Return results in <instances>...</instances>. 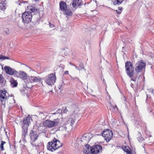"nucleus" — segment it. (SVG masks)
Segmentation results:
<instances>
[{
  "label": "nucleus",
  "instance_id": "f257e3e1",
  "mask_svg": "<svg viewBox=\"0 0 154 154\" xmlns=\"http://www.w3.org/2000/svg\"><path fill=\"white\" fill-rule=\"evenodd\" d=\"M28 11H26L22 14L23 22L24 23H28L31 21L32 17V13L35 14L38 13L39 10L35 7L32 6H28L27 7Z\"/></svg>",
  "mask_w": 154,
  "mask_h": 154
},
{
  "label": "nucleus",
  "instance_id": "f03ea898",
  "mask_svg": "<svg viewBox=\"0 0 154 154\" xmlns=\"http://www.w3.org/2000/svg\"><path fill=\"white\" fill-rule=\"evenodd\" d=\"M125 71L127 75L131 78V80L135 82L138 77L137 75H134V67L130 61L126 62L125 64Z\"/></svg>",
  "mask_w": 154,
  "mask_h": 154
},
{
  "label": "nucleus",
  "instance_id": "7ed1b4c3",
  "mask_svg": "<svg viewBox=\"0 0 154 154\" xmlns=\"http://www.w3.org/2000/svg\"><path fill=\"white\" fill-rule=\"evenodd\" d=\"M30 115H28L26 117L24 118L22 124V138L23 140L25 139L26 136L27 134L28 127L30 124Z\"/></svg>",
  "mask_w": 154,
  "mask_h": 154
},
{
  "label": "nucleus",
  "instance_id": "20e7f679",
  "mask_svg": "<svg viewBox=\"0 0 154 154\" xmlns=\"http://www.w3.org/2000/svg\"><path fill=\"white\" fill-rule=\"evenodd\" d=\"M62 146V144L60 141L54 137L51 141L48 143L47 147L48 150L53 152Z\"/></svg>",
  "mask_w": 154,
  "mask_h": 154
},
{
  "label": "nucleus",
  "instance_id": "39448f33",
  "mask_svg": "<svg viewBox=\"0 0 154 154\" xmlns=\"http://www.w3.org/2000/svg\"><path fill=\"white\" fill-rule=\"evenodd\" d=\"M60 121V119L58 118L55 119L53 121L47 120L43 123V125L44 127L49 128L56 127L59 125Z\"/></svg>",
  "mask_w": 154,
  "mask_h": 154
},
{
  "label": "nucleus",
  "instance_id": "423d86ee",
  "mask_svg": "<svg viewBox=\"0 0 154 154\" xmlns=\"http://www.w3.org/2000/svg\"><path fill=\"white\" fill-rule=\"evenodd\" d=\"M146 63L143 60L138 61L135 64V70L137 73L142 72L145 68Z\"/></svg>",
  "mask_w": 154,
  "mask_h": 154
},
{
  "label": "nucleus",
  "instance_id": "0eeeda50",
  "mask_svg": "<svg viewBox=\"0 0 154 154\" xmlns=\"http://www.w3.org/2000/svg\"><path fill=\"white\" fill-rule=\"evenodd\" d=\"M93 136L91 133L85 134L80 139V144L81 145L88 144L90 140L92 137Z\"/></svg>",
  "mask_w": 154,
  "mask_h": 154
},
{
  "label": "nucleus",
  "instance_id": "6e6552de",
  "mask_svg": "<svg viewBox=\"0 0 154 154\" xmlns=\"http://www.w3.org/2000/svg\"><path fill=\"white\" fill-rule=\"evenodd\" d=\"M29 136L30 137V142L31 144L33 147H36L37 146H38V145L35 144L34 143L37 139L38 136L37 133L35 131H34L32 130H31L29 132Z\"/></svg>",
  "mask_w": 154,
  "mask_h": 154
},
{
  "label": "nucleus",
  "instance_id": "1a4fd4ad",
  "mask_svg": "<svg viewBox=\"0 0 154 154\" xmlns=\"http://www.w3.org/2000/svg\"><path fill=\"white\" fill-rule=\"evenodd\" d=\"M45 80L47 84L51 85L55 82L56 77L54 74L51 73L46 76L45 78Z\"/></svg>",
  "mask_w": 154,
  "mask_h": 154
},
{
  "label": "nucleus",
  "instance_id": "9d476101",
  "mask_svg": "<svg viewBox=\"0 0 154 154\" xmlns=\"http://www.w3.org/2000/svg\"><path fill=\"white\" fill-rule=\"evenodd\" d=\"M4 69L6 73L10 75H14L15 76H18V73L15 69H13L7 66L4 67Z\"/></svg>",
  "mask_w": 154,
  "mask_h": 154
},
{
  "label": "nucleus",
  "instance_id": "9b49d317",
  "mask_svg": "<svg viewBox=\"0 0 154 154\" xmlns=\"http://www.w3.org/2000/svg\"><path fill=\"white\" fill-rule=\"evenodd\" d=\"M6 93H7V92L5 90H1L0 91V100L2 102V105L4 106H5L6 99L7 98Z\"/></svg>",
  "mask_w": 154,
  "mask_h": 154
},
{
  "label": "nucleus",
  "instance_id": "f8f14e48",
  "mask_svg": "<svg viewBox=\"0 0 154 154\" xmlns=\"http://www.w3.org/2000/svg\"><path fill=\"white\" fill-rule=\"evenodd\" d=\"M102 148L99 145H97L92 147L91 154H97L102 152Z\"/></svg>",
  "mask_w": 154,
  "mask_h": 154
},
{
  "label": "nucleus",
  "instance_id": "ddd939ff",
  "mask_svg": "<svg viewBox=\"0 0 154 154\" xmlns=\"http://www.w3.org/2000/svg\"><path fill=\"white\" fill-rule=\"evenodd\" d=\"M28 78L31 83L41 82L42 81V78L38 76H30Z\"/></svg>",
  "mask_w": 154,
  "mask_h": 154
},
{
  "label": "nucleus",
  "instance_id": "4468645a",
  "mask_svg": "<svg viewBox=\"0 0 154 154\" xmlns=\"http://www.w3.org/2000/svg\"><path fill=\"white\" fill-rule=\"evenodd\" d=\"M83 148V152L84 154L91 153L92 147L88 144H85Z\"/></svg>",
  "mask_w": 154,
  "mask_h": 154
},
{
  "label": "nucleus",
  "instance_id": "2eb2a0df",
  "mask_svg": "<svg viewBox=\"0 0 154 154\" xmlns=\"http://www.w3.org/2000/svg\"><path fill=\"white\" fill-rule=\"evenodd\" d=\"M83 5L82 0H73L72 5L73 8H75L77 5L78 6H81Z\"/></svg>",
  "mask_w": 154,
  "mask_h": 154
},
{
  "label": "nucleus",
  "instance_id": "dca6fc26",
  "mask_svg": "<svg viewBox=\"0 0 154 154\" xmlns=\"http://www.w3.org/2000/svg\"><path fill=\"white\" fill-rule=\"evenodd\" d=\"M6 0H0V9L4 11L6 8Z\"/></svg>",
  "mask_w": 154,
  "mask_h": 154
},
{
  "label": "nucleus",
  "instance_id": "f3484780",
  "mask_svg": "<svg viewBox=\"0 0 154 154\" xmlns=\"http://www.w3.org/2000/svg\"><path fill=\"white\" fill-rule=\"evenodd\" d=\"M112 131L109 129H106L104 130L103 131H101V132L100 133V134H96V135H102V136H104L105 135H107L109 133H112Z\"/></svg>",
  "mask_w": 154,
  "mask_h": 154
},
{
  "label": "nucleus",
  "instance_id": "a211bd4d",
  "mask_svg": "<svg viewBox=\"0 0 154 154\" xmlns=\"http://www.w3.org/2000/svg\"><path fill=\"white\" fill-rule=\"evenodd\" d=\"M60 9L62 11H64L67 9V5L64 1H61L59 3Z\"/></svg>",
  "mask_w": 154,
  "mask_h": 154
},
{
  "label": "nucleus",
  "instance_id": "6ab92c4d",
  "mask_svg": "<svg viewBox=\"0 0 154 154\" xmlns=\"http://www.w3.org/2000/svg\"><path fill=\"white\" fill-rule=\"evenodd\" d=\"M18 76H16L17 77H19L20 78H22L23 79H26L27 77V74L24 72L20 71L19 72H18Z\"/></svg>",
  "mask_w": 154,
  "mask_h": 154
},
{
  "label": "nucleus",
  "instance_id": "aec40b11",
  "mask_svg": "<svg viewBox=\"0 0 154 154\" xmlns=\"http://www.w3.org/2000/svg\"><path fill=\"white\" fill-rule=\"evenodd\" d=\"M122 148L127 154H131V150L129 146H123L122 147Z\"/></svg>",
  "mask_w": 154,
  "mask_h": 154
},
{
  "label": "nucleus",
  "instance_id": "412c9836",
  "mask_svg": "<svg viewBox=\"0 0 154 154\" xmlns=\"http://www.w3.org/2000/svg\"><path fill=\"white\" fill-rule=\"evenodd\" d=\"M113 136L112 132L109 133L107 135H105L103 137L105 138L106 142H108L112 139Z\"/></svg>",
  "mask_w": 154,
  "mask_h": 154
},
{
  "label": "nucleus",
  "instance_id": "4be33fe9",
  "mask_svg": "<svg viewBox=\"0 0 154 154\" xmlns=\"http://www.w3.org/2000/svg\"><path fill=\"white\" fill-rule=\"evenodd\" d=\"M10 82L12 87H15L17 86L18 84L17 82V81L15 80L13 78H11L10 79Z\"/></svg>",
  "mask_w": 154,
  "mask_h": 154
},
{
  "label": "nucleus",
  "instance_id": "5701e85b",
  "mask_svg": "<svg viewBox=\"0 0 154 154\" xmlns=\"http://www.w3.org/2000/svg\"><path fill=\"white\" fill-rule=\"evenodd\" d=\"M64 11V14L67 16L71 17L72 15V12L70 10L68 9L67 8Z\"/></svg>",
  "mask_w": 154,
  "mask_h": 154
},
{
  "label": "nucleus",
  "instance_id": "b1692460",
  "mask_svg": "<svg viewBox=\"0 0 154 154\" xmlns=\"http://www.w3.org/2000/svg\"><path fill=\"white\" fill-rule=\"evenodd\" d=\"M75 119H73L72 118L69 119L67 122V123L66 124L68 123V124H69L70 125L72 126L74 123Z\"/></svg>",
  "mask_w": 154,
  "mask_h": 154
},
{
  "label": "nucleus",
  "instance_id": "393cba45",
  "mask_svg": "<svg viewBox=\"0 0 154 154\" xmlns=\"http://www.w3.org/2000/svg\"><path fill=\"white\" fill-rule=\"evenodd\" d=\"M123 1V0H113L112 2L114 5H119Z\"/></svg>",
  "mask_w": 154,
  "mask_h": 154
},
{
  "label": "nucleus",
  "instance_id": "a878e982",
  "mask_svg": "<svg viewBox=\"0 0 154 154\" xmlns=\"http://www.w3.org/2000/svg\"><path fill=\"white\" fill-rule=\"evenodd\" d=\"M79 111V110L77 108H76L75 109L73 112V115L75 114L76 115L75 116V117L74 118H76L78 114V112Z\"/></svg>",
  "mask_w": 154,
  "mask_h": 154
},
{
  "label": "nucleus",
  "instance_id": "bb28decb",
  "mask_svg": "<svg viewBox=\"0 0 154 154\" xmlns=\"http://www.w3.org/2000/svg\"><path fill=\"white\" fill-rule=\"evenodd\" d=\"M62 110L61 109H58L56 112L52 113V115H54L56 114H60L62 113Z\"/></svg>",
  "mask_w": 154,
  "mask_h": 154
},
{
  "label": "nucleus",
  "instance_id": "cd10ccee",
  "mask_svg": "<svg viewBox=\"0 0 154 154\" xmlns=\"http://www.w3.org/2000/svg\"><path fill=\"white\" fill-rule=\"evenodd\" d=\"M6 143V142L5 141H1V144L0 145V148L1 150L3 151L5 149L4 147V145Z\"/></svg>",
  "mask_w": 154,
  "mask_h": 154
},
{
  "label": "nucleus",
  "instance_id": "c85d7f7f",
  "mask_svg": "<svg viewBox=\"0 0 154 154\" xmlns=\"http://www.w3.org/2000/svg\"><path fill=\"white\" fill-rule=\"evenodd\" d=\"M79 71L82 70V69H85L84 67V65L82 63L80 62L79 65Z\"/></svg>",
  "mask_w": 154,
  "mask_h": 154
},
{
  "label": "nucleus",
  "instance_id": "c756f323",
  "mask_svg": "<svg viewBox=\"0 0 154 154\" xmlns=\"http://www.w3.org/2000/svg\"><path fill=\"white\" fill-rule=\"evenodd\" d=\"M3 32L7 35H9L10 33L9 30L8 28H4L3 29Z\"/></svg>",
  "mask_w": 154,
  "mask_h": 154
},
{
  "label": "nucleus",
  "instance_id": "7c9ffc66",
  "mask_svg": "<svg viewBox=\"0 0 154 154\" xmlns=\"http://www.w3.org/2000/svg\"><path fill=\"white\" fill-rule=\"evenodd\" d=\"M4 78L2 75H0V83H2L3 82Z\"/></svg>",
  "mask_w": 154,
  "mask_h": 154
},
{
  "label": "nucleus",
  "instance_id": "2f4dec72",
  "mask_svg": "<svg viewBox=\"0 0 154 154\" xmlns=\"http://www.w3.org/2000/svg\"><path fill=\"white\" fill-rule=\"evenodd\" d=\"M111 106L113 107V109H114L115 112H117L118 110V108L116 105H115L114 106H112L111 105Z\"/></svg>",
  "mask_w": 154,
  "mask_h": 154
},
{
  "label": "nucleus",
  "instance_id": "473e14b6",
  "mask_svg": "<svg viewBox=\"0 0 154 154\" xmlns=\"http://www.w3.org/2000/svg\"><path fill=\"white\" fill-rule=\"evenodd\" d=\"M140 81L139 82V81H137L136 84V86L137 87V88H139L140 87Z\"/></svg>",
  "mask_w": 154,
  "mask_h": 154
},
{
  "label": "nucleus",
  "instance_id": "72a5a7b5",
  "mask_svg": "<svg viewBox=\"0 0 154 154\" xmlns=\"http://www.w3.org/2000/svg\"><path fill=\"white\" fill-rule=\"evenodd\" d=\"M37 16H38V19H37L35 21V23L36 24H37V23L38 24L39 23V21L40 20V19H39L40 17H39V16L38 15Z\"/></svg>",
  "mask_w": 154,
  "mask_h": 154
},
{
  "label": "nucleus",
  "instance_id": "f704fd0d",
  "mask_svg": "<svg viewBox=\"0 0 154 154\" xmlns=\"http://www.w3.org/2000/svg\"><path fill=\"white\" fill-rule=\"evenodd\" d=\"M5 59H10V58L8 57H6L3 56V60H4Z\"/></svg>",
  "mask_w": 154,
  "mask_h": 154
},
{
  "label": "nucleus",
  "instance_id": "c9c22d12",
  "mask_svg": "<svg viewBox=\"0 0 154 154\" xmlns=\"http://www.w3.org/2000/svg\"><path fill=\"white\" fill-rule=\"evenodd\" d=\"M63 108H63V112L64 113H66L68 111L66 107H65L64 109Z\"/></svg>",
  "mask_w": 154,
  "mask_h": 154
},
{
  "label": "nucleus",
  "instance_id": "e433bc0d",
  "mask_svg": "<svg viewBox=\"0 0 154 154\" xmlns=\"http://www.w3.org/2000/svg\"><path fill=\"white\" fill-rule=\"evenodd\" d=\"M121 11H119L118 10H116V13L117 14H120V13H121Z\"/></svg>",
  "mask_w": 154,
  "mask_h": 154
},
{
  "label": "nucleus",
  "instance_id": "4c0bfd02",
  "mask_svg": "<svg viewBox=\"0 0 154 154\" xmlns=\"http://www.w3.org/2000/svg\"><path fill=\"white\" fill-rule=\"evenodd\" d=\"M49 26L50 27L53 28L54 27V26L53 25L51 24L50 23H49Z\"/></svg>",
  "mask_w": 154,
  "mask_h": 154
},
{
  "label": "nucleus",
  "instance_id": "58836bf2",
  "mask_svg": "<svg viewBox=\"0 0 154 154\" xmlns=\"http://www.w3.org/2000/svg\"><path fill=\"white\" fill-rule=\"evenodd\" d=\"M3 55L0 54V60H3Z\"/></svg>",
  "mask_w": 154,
  "mask_h": 154
},
{
  "label": "nucleus",
  "instance_id": "ea45409f",
  "mask_svg": "<svg viewBox=\"0 0 154 154\" xmlns=\"http://www.w3.org/2000/svg\"><path fill=\"white\" fill-rule=\"evenodd\" d=\"M39 115H41V116H41V117H43V116H42L43 115H44V114H43V112H39Z\"/></svg>",
  "mask_w": 154,
  "mask_h": 154
},
{
  "label": "nucleus",
  "instance_id": "a19ab883",
  "mask_svg": "<svg viewBox=\"0 0 154 154\" xmlns=\"http://www.w3.org/2000/svg\"><path fill=\"white\" fill-rule=\"evenodd\" d=\"M69 74V72L68 71H66L64 73V75L68 74Z\"/></svg>",
  "mask_w": 154,
  "mask_h": 154
},
{
  "label": "nucleus",
  "instance_id": "79ce46f5",
  "mask_svg": "<svg viewBox=\"0 0 154 154\" xmlns=\"http://www.w3.org/2000/svg\"><path fill=\"white\" fill-rule=\"evenodd\" d=\"M73 66H75L76 68V69H77V70H79V67L76 66V65H73Z\"/></svg>",
  "mask_w": 154,
  "mask_h": 154
},
{
  "label": "nucleus",
  "instance_id": "37998d69",
  "mask_svg": "<svg viewBox=\"0 0 154 154\" xmlns=\"http://www.w3.org/2000/svg\"><path fill=\"white\" fill-rule=\"evenodd\" d=\"M61 127L64 128V130L66 131V130L67 128L66 127L65 125H63Z\"/></svg>",
  "mask_w": 154,
  "mask_h": 154
},
{
  "label": "nucleus",
  "instance_id": "c03bdc74",
  "mask_svg": "<svg viewBox=\"0 0 154 154\" xmlns=\"http://www.w3.org/2000/svg\"><path fill=\"white\" fill-rule=\"evenodd\" d=\"M118 8H119V11H121L122 9V7H118Z\"/></svg>",
  "mask_w": 154,
  "mask_h": 154
},
{
  "label": "nucleus",
  "instance_id": "a18cd8bd",
  "mask_svg": "<svg viewBox=\"0 0 154 154\" xmlns=\"http://www.w3.org/2000/svg\"><path fill=\"white\" fill-rule=\"evenodd\" d=\"M130 86L132 88H133L134 85L133 84L131 83V84H130Z\"/></svg>",
  "mask_w": 154,
  "mask_h": 154
},
{
  "label": "nucleus",
  "instance_id": "49530a36",
  "mask_svg": "<svg viewBox=\"0 0 154 154\" xmlns=\"http://www.w3.org/2000/svg\"><path fill=\"white\" fill-rule=\"evenodd\" d=\"M12 99L13 101V103H15V100H14V99L13 98H12Z\"/></svg>",
  "mask_w": 154,
  "mask_h": 154
},
{
  "label": "nucleus",
  "instance_id": "de8ad7c7",
  "mask_svg": "<svg viewBox=\"0 0 154 154\" xmlns=\"http://www.w3.org/2000/svg\"><path fill=\"white\" fill-rule=\"evenodd\" d=\"M59 67H61L62 69H64V66H59Z\"/></svg>",
  "mask_w": 154,
  "mask_h": 154
},
{
  "label": "nucleus",
  "instance_id": "09e8293b",
  "mask_svg": "<svg viewBox=\"0 0 154 154\" xmlns=\"http://www.w3.org/2000/svg\"><path fill=\"white\" fill-rule=\"evenodd\" d=\"M142 139H143L142 137H141V138L140 139H138V140L139 141H141L142 140Z\"/></svg>",
  "mask_w": 154,
  "mask_h": 154
},
{
  "label": "nucleus",
  "instance_id": "8fccbe9b",
  "mask_svg": "<svg viewBox=\"0 0 154 154\" xmlns=\"http://www.w3.org/2000/svg\"><path fill=\"white\" fill-rule=\"evenodd\" d=\"M152 93L154 94V90H152Z\"/></svg>",
  "mask_w": 154,
  "mask_h": 154
},
{
  "label": "nucleus",
  "instance_id": "3c124183",
  "mask_svg": "<svg viewBox=\"0 0 154 154\" xmlns=\"http://www.w3.org/2000/svg\"><path fill=\"white\" fill-rule=\"evenodd\" d=\"M62 86H63V85L62 84L61 85H60V87L59 88V89H60V88H61V87H62Z\"/></svg>",
  "mask_w": 154,
  "mask_h": 154
},
{
  "label": "nucleus",
  "instance_id": "603ef678",
  "mask_svg": "<svg viewBox=\"0 0 154 154\" xmlns=\"http://www.w3.org/2000/svg\"><path fill=\"white\" fill-rule=\"evenodd\" d=\"M69 63L70 65H72V66H73L74 65H73L72 64V63L71 62H69Z\"/></svg>",
  "mask_w": 154,
  "mask_h": 154
},
{
  "label": "nucleus",
  "instance_id": "864d4df0",
  "mask_svg": "<svg viewBox=\"0 0 154 154\" xmlns=\"http://www.w3.org/2000/svg\"><path fill=\"white\" fill-rule=\"evenodd\" d=\"M131 154H136V152H134L133 153H132L131 152Z\"/></svg>",
  "mask_w": 154,
  "mask_h": 154
},
{
  "label": "nucleus",
  "instance_id": "5fc2aeb1",
  "mask_svg": "<svg viewBox=\"0 0 154 154\" xmlns=\"http://www.w3.org/2000/svg\"><path fill=\"white\" fill-rule=\"evenodd\" d=\"M4 131H5L6 134H7V132L5 131V128H4Z\"/></svg>",
  "mask_w": 154,
  "mask_h": 154
},
{
  "label": "nucleus",
  "instance_id": "6e6d98bb",
  "mask_svg": "<svg viewBox=\"0 0 154 154\" xmlns=\"http://www.w3.org/2000/svg\"><path fill=\"white\" fill-rule=\"evenodd\" d=\"M72 102V103H73V101H72V100H70V102Z\"/></svg>",
  "mask_w": 154,
  "mask_h": 154
},
{
  "label": "nucleus",
  "instance_id": "4d7b16f0",
  "mask_svg": "<svg viewBox=\"0 0 154 154\" xmlns=\"http://www.w3.org/2000/svg\"><path fill=\"white\" fill-rule=\"evenodd\" d=\"M24 3H27V2H24Z\"/></svg>",
  "mask_w": 154,
  "mask_h": 154
},
{
  "label": "nucleus",
  "instance_id": "13d9d810",
  "mask_svg": "<svg viewBox=\"0 0 154 154\" xmlns=\"http://www.w3.org/2000/svg\"><path fill=\"white\" fill-rule=\"evenodd\" d=\"M146 97H147V98L148 97V95L147 94H146Z\"/></svg>",
  "mask_w": 154,
  "mask_h": 154
},
{
  "label": "nucleus",
  "instance_id": "bf43d9fd",
  "mask_svg": "<svg viewBox=\"0 0 154 154\" xmlns=\"http://www.w3.org/2000/svg\"><path fill=\"white\" fill-rule=\"evenodd\" d=\"M140 77V75H139V76L138 79H139Z\"/></svg>",
  "mask_w": 154,
  "mask_h": 154
}]
</instances>
